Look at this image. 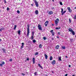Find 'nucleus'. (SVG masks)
Listing matches in <instances>:
<instances>
[{
	"mask_svg": "<svg viewBox=\"0 0 76 76\" xmlns=\"http://www.w3.org/2000/svg\"><path fill=\"white\" fill-rule=\"evenodd\" d=\"M27 27V36L28 37H29V34L30 32L29 31V24L28 25Z\"/></svg>",
	"mask_w": 76,
	"mask_h": 76,
	"instance_id": "f257e3e1",
	"label": "nucleus"
},
{
	"mask_svg": "<svg viewBox=\"0 0 76 76\" xmlns=\"http://www.w3.org/2000/svg\"><path fill=\"white\" fill-rule=\"evenodd\" d=\"M59 21V19H58V18H57L56 20H55L56 26H57V25H58V23Z\"/></svg>",
	"mask_w": 76,
	"mask_h": 76,
	"instance_id": "f03ea898",
	"label": "nucleus"
},
{
	"mask_svg": "<svg viewBox=\"0 0 76 76\" xmlns=\"http://www.w3.org/2000/svg\"><path fill=\"white\" fill-rule=\"evenodd\" d=\"M34 1L35 3V4L36 7H38L39 6V5H38V2H37V1H36V0H34Z\"/></svg>",
	"mask_w": 76,
	"mask_h": 76,
	"instance_id": "7ed1b4c3",
	"label": "nucleus"
},
{
	"mask_svg": "<svg viewBox=\"0 0 76 76\" xmlns=\"http://www.w3.org/2000/svg\"><path fill=\"white\" fill-rule=\"evenodd\" d=\"M48 15H51L53 14V12L52 11H49L48 12Z\"/></svg>",
	"mask_w": 76,
	"mask_h": 76,
	"instance_id": "20e7f679",
	"label": "nucleus"
},
{
	"mask_svg": "<svg viewBox=\"0 0 76 76\" xmlns=\"http://www.w3.org/2000/svg\"><path fill=\"white\" fill-rule=\"evenodd\" d=\"M49 23V22L48 21H47L45 23V26H47V25H48V24Z\"/></svg>",
	"mask_w": 76,
	"mask_h": 76,
	"instance_id": "39448f33",
	"label": "nucleus"
},
{
	"mask_svg": "<svg viewBox=\"0 0 76 76\" xmlns=\"http://www.w3.org/2000/svg\"><path fill=\"white\" fill-rule=\"evenodd\" d=\"M38 27V29H39V30H42V28H41L40 25H39Z\"/></svg>",
	"mask_w": 76,
	"mask_h": 76,
	"instance_id": "423d86ee",
	"label": "nucleus"
},
{
	"mask_svg": "<svg viewBox=\"0 0 76 76\" xmlns=\"http://www.w3.org/2000/svg\"><path fill=\"white\" fill-rule=\"evenodd\" d=\"M67 9L68 10L69 12H72V10H71V9L70 7H68L67 8Z\"/></svg>",
	"mask_w": 76,
	"mask_h": 76,
	"instance_id": "0eeeda50",
	"label": "nucleus"
},
{
	"mask_svg": "<svg viewBox=\"0 0 76 76\" xmlns=\"http://www.w3.org/2000/svg\"><path fill=\"white\" fill-rule=\"evenodd\" d=\"M55 63H56V61L53 60L52 61V64L53 65H54V64H55Z\"/></svg>",
	"mask_w": 76,
	"mask_h": 76,
	"instance_id": "6e6552de",
	"label": "nucleus"
},
{
	"mask_svg": "<svg viewBox=\"0 0 76 76\" xmlns=\"http://www.w3.org/2000/svg\"><path fill=\"white\" fill-rule=\"evenodd\" d=\"M68 30H69V32H71L73 31V30H72V29L71 28H69Z\"/></svg>",
	"mask_w": 76,
	"mask_h": 76,
	"instance_id": "1a4fd4ad",
	"label": "nucleus"
},
{
	"mask_svg": "<svg viewBox=\"0 0 76 76\" xmlns=\"http://www.w3.org/2000/svg\"><path fill=\"white\" fill-rule=\"evenodd\" d=\"M32 61H33V64H35V58H33L32 59Z\"/></svg>",
	"mask_w": 76,
	"mask_h": 76,
	"instance_id": "9d476101",
	"label": "nucleus"
},
{
	"mask_svg": "<svg viewBox=\"0 0 76 76\" xmlns=\"http://www.w3.org/2000/svg\"><path fill=\"white\" fill-rule=\"evenodd\" d=\"M22 46L21 47V48H23V45H24V43H22Z\"/></svg>",
	"mask_w": 76,
	"mask_h": 76,
	"instance_id": "9b49d317",
	"label": "nucleus"
},
{
	"mask_svg": "<svg viewBox=\"0 0 76 76\" xmlns=\"http://www.w3.org/2000/svg\"><path fill=\"white\" fill-rule=\"evenodd\" d=\"M35 13L36 15H38V10H36L35 11Z\"/></svg>",
	"mask_w": 76,
	"mask_h": 76,
	"instance_id": "f8f14e48",
	"label": "nucleus"
},
{
	"mask_svg": "<svg viewBox=\"0 0 76 76\" xmlns=\"http://www.w3.org/2000/svg\"><path fill=\"white\" fill-rule=\"evenodd\" d=\"M45 59H47V58H48V56H47V55H46V54H45Z\"/></svg>",
	"mask_w": 76,
	"mask_h": 76,
	"instance_id": "ddd939ff",
	"label": "nucleus"
},
{
	"mask_svg": "<svg viewBox=\"0 0 76 76\" xmlns=\"http://www.w3.org/2000/svg\"><path fill=\"white\" fill-rule=\"evenodd\" d=\"M2 50L3 51V53H6V50L4 49H2Z\"/></svg>",
	"mask_w": 76,
	"mask_h": 76,
	"instance_id": "4468645a",
	"label": "nucleus"
},
{
	"mask_svg": "<svg viewBox=\"0 0 76 76\" xmlns=\"http://www.w3.org/2000/svg\"><path fill=\"white\" fill-rule=\"evenodd\" d=\"M66 12V11H65L63 12H62V15H64V13H65Z\"/></svg>",
	"mask_w": 76,
	"mask_h": 76,
	"instance_id": "2eb2a0df",
	"label": "nucleus"
},
{
	"mask_svg": "<svg viewBox=\"0 0 76 76\" xmlns=\"http://www.w3.org/2000/svg\"><path fill=\"white\" fill-rule=\"evenodd\" d=\"M17 32L19 35H20V30L18 31Z\"/></svg>",
	"mask_w": 76,
	"mask_h": 76,
	"instance_id": "dca6fc26",
	"label": "nucleus"
},
{
	"mask_svg": "<svg viewBox=\"0 0 76 76\" xmlns=\"http://www.w3.org/2000/svg\"><path fill=\"white\" fill-rule=\"evenodd\" d=\"M71 32L72 33V35H75V32L74 31H73Z\"/></svg>",
	"mask_w": 76,
	"mask_h": 76,
	"instance_id": "f3484780",
	"label": "nucleus"
},
{
	"mask_svg": "<svg viewBox=\"0 0 76 76\" xmlns=\"http://www.w3.org/2000/svg\"><path fill=\"white\" fill-rule=\"evenodd\" d=\"M58 48H59V45H57L56 47V49H58Z\"/></svg>",
	"mask_w": 76,
	"mask_h": 76,
	"instance_id": "a211bd4d",
	"label": "nucleus"
},
{
	"mask_svg": "<svg viewBox=\"0 0 76 76\" xmlns=\"http://www.w3.org/2000/svg\"><path fill=\"white\" fill-rule=\"evenodd\" d=\"M61 48L62 49H63L64 50L66 49V47L65 46H62Z\"/></svg>",
	"mask_w": 76,
	"mask_h": 76,
	"instance_id": "6ab92c4d",
	"label": "nucleus"
},
{
	"mask_svg": "<svg viewBox=\"0 0 76 76\" xmlns=\"http://www.w3.org/2000/svg\"><path fill=\"white\" fill-rule=\"evenodd\" d=\"M73 19H74L76 20V14L75 15L74 17H72Z\"/></svg>",
	"mask_w": 76,
	"mask_h": 76,
	"instance_id": "aec40b11",
	"label": "nucleus"
},
{
	"mask_svg": "<svg viewBox=\"0 0 76 76\" xmlns=\"http://www.w3.org/2000/svg\"><path fill=\"white\" fill-rule=\"evenodd\" d=\"M61 57H59L58 58V60L59 61H61Z\"/></svg>",
	"mask_w": 76,
	"mask_h": 76,
	"instance_id": "412c9836",
	"label": "nucleus"
},
{
	"mask_svg": "<svg viewBox=\"0 0 76 76\" xmlns=\"http://www.w3.org/2000/svg\"><path fill=\"white\" fill-rule=\"evenodd\" d=\"M34 35H32V36H31V39H34Z\"/></svg>",
	"mask_w": 76,
	"mask_h": 76,
	"instance_id": "4be33fe9",
	"label": "nucleus"
},
{
	"mask_svg": "<svg viewBox=\"0 0 76 76\" xmlns=\"http://www.w3.org/2000/svg\"><path fill=\"white\" fill-rule=\"evenodd\" d=\"M17 27V26L16 25L14 27V30H15V29H16V28Z\"/></svg>",
	"mask_w": 76,
	"mask_h": 76,
	"instance_id": "5701e85b",
	"label": "nucleus"
},
{
	"mask_svg": "<svg viewBox=\"0 0 76 76\" xmlns=\"http://www.w3.org/2000/svg\"><path fill=\"white\" fill-rule=\"evenodd\" d=\"M52 59H53V57L50 56V61H51V60H52Z\"/></svg>",
	"mask_w": 76,
	"mask_h": 76,
	"instance_id": "b1692460",
	"label": "nucleus"
},
{
	"mask_svg": "<svg viewBox=\"0 0 76 76\" xmlns=\"http://www.w3.org/2000/svg\"><path fill=\"white\" fill-rule=\"evenodd\" d=\"M33 42H34V43H35V42H36V40L35 39H34L33 40Z\"/></svg>",
	"mask_w": 76,
	"mask_h": 76,
	"instance_id": "393cba45",
	"label": "nucleus"
},
{
	"mask_svg": "<svg viewBox=\"0 0 76 76\" xmlns=\"http://www.w3.org/2000/svg\"><path fill=\"white\" fill-rule=\"evenodd\" d=\"M59 4H60V5H61V6H63V4L62 3V2H60Z\"/></svg>",
	"mask_w": 76,
	"mask_h": 76,
	"instance_id": "a878e982",
	"label": "nucleus"
},
{
	"mask_svg": "<svg viewBox=\"0 0 76 76\" xmlns=\"http://www.w3.org/2000/svg\"><path fill=\"white\" fill-rule=\"evenodd\" d=\"M38 52H37L35 53V55H38Z\"/></svg>",
	"mask_w": 76,
	"mask_h": 76,
	"instance_id": "bb28decb",
	"label": "nucleus"
},
{
	"mask_svg": "<svg viewBox=\"0 0 76 76\" xmlns=\"http://www.w3.org/2000/svg\"><path fill=\"white\" fill-rule=\"evenodd\" d=\"M43 38L44 40H46V39H47V38L45 37H43Z\"/></svg>",
	"mask_w": 76,
	"mask_h": 76,
	"instance_id": "cd10ccee",
	"label": "nucleus"
},
{
	"mask_svg": "<svg viewBox=\"0 0 76 76\" xmlns=\"http://www.w3.org/2000/svg\"><path fill=\"white\" fill-rule=\"evenodd\" d=\"M42 45L41 44H40L39 45V48H42Z\"/></svg>",
	"mask_w": 76,
	"mask_h": 76,
	"instance_id": "c85d7f7f",
	"label": "nucleus"
},
{
	"mask_svg": "<svg viewBox=\"0 0 76 76\" xmlns=\"http://www.w3.org/2000/svg\"><path fill=\"white\" fill-rule=\"evenodd\" d=\"M5 63H4V61H2V64H3V65H4V64H5Z\"/></svg>",
	"mask_w": 76,
	"mask_h": 76,
	"instance_id": "c756f323",
	"label": "nucleus"
},
{
	"mask_svg": "<svg viewBox=\"0 0 76 76\" xmlns=\"http://www.w3.org/2000/svg\"><path fill=\"white\" fill-rule=\"evenodd\" d=\"M37 74V72H36L34 73V75L36 76V75Z\"/></svg>",
	"mask_w": 76,
	"mask_h": 76,
	"instance_id": "7c9ffc66",
	"label": "nucleus"
},
{
	"mask_svg": "<svg viewBox=\"0 0 76 76\" xmlns=\"http://www.w3.org/2000/svg\"><path fill=\"white\" fill-rule=\"evenodd\" d=\"M34 33H35V32H34L33 31L32 32V35H34Z\"/></svg>",
	"mask_w": 76,
	"mask_h": 76,
	"instance_id": "2f4dec72",
	"label": "nucleus"
},
{
	"mask_svg": "<svg viewBox=\"0 0 76 76\" xmlns=\"http://www.w3.org/2000/svg\"><path fill=\"white\" fill-rule=\"evenodd\" d=\"M61 13H62L63 12V8H61Z\"/></svg>",
	"mask_w": 76,
	"mask_h": 76,
	"instance_id": "473e14b6",
	"label": "nucleus"
},
{
	"mask_svg": "<svg viewBox=\"0 0 76 76\" xmlns=\"http://www.w3.org/2000/svg\"><path fill=\"white\" fill-rule=\"evenodd\" d=\"M23 76H25V75L24 74H23V73H22L21 74Z\"/></svg>",
	"mask_w": 76,
	"mask_h": 76,
	"instance_id": "72a5a7b5",
	"label": "nucleus"
},
{
	"mask_svg": "<svg viewBox=\"0 0 76 76\" xmlns=\"http://www.w3.org/2000/svg\"><path fill=\"white\" fill-rule=\"evenodd\" d=\"M50 32H51V33H53V30H51L50 31Z\"/></svg>",
	"mask_w": 76,
	"mask_h": 76,
	"instance_id": "f704fd0d",
	"label": "nucleus"
},
{
	"mask_svg": "<svg viewBox=\"0 0 76 76\" xmlns=\"http://www.w3.org/2000/svg\"><path fill=\"white\" fill-rule=\"evenodd\" d=\"M3 64H0V66H1V67H2V66H3Z\"/></svg>",
	"mask_w": 76,
	"mask_h": 76,
	"instance_id": "c9c22d12",
	"label": "nucleus"
},
{
	"mask_svg": "<svg viewBox=\"0 0 76 76\" xmlns=\"http://www.w3.org/2000/svg\"><path fill=\"white\" fill-rule=\"evenodd\" d=\"M26 60H27V61H29V58H26Z\"/></svg>",
	"mask_w": 76,
	"mask_h": 76,
	"instance_id": "e433bc0d",
	"label": "nucleus"
},
{
	"mask_svg": "<svg viewBox=\"0 0 76 76\" xmlns=\"http://www.w3.org/2000/svg\"><path fill=\"white\" fill-rule=\"evenodd\" d=\"M71 42H73V39H70Z\"/></svg>",
	"mask_w": 76,
	"mask_h": 76,
	"instance_id": "4c0bfd02",
	"label": "nucleus"
},
{
	"mask_svg": "<svg viewBox=\"0 0 76 76\" xmlns=\"http://www.w3.org/2000/svg\"><path fill=\"white\" fill-rule=\"evenodd\" d=\"M17 12L18 13H20V11H19V10H18L17 11Z\"/></svg>",
	"mask_w": 76,
	"mask_h": 76,
	"instance_id": "58836bf2",
	"label": "nucleus"
},
{
	"mask_svg": "<svg viewBox=\"0 0 76 76\" xmlns=\"http://www.w3.org/2000/svg\"><path fill=\"white\" fill-rule=\"evenodd\" d=\"M4 1L5 3H7V2H6V0H4Z\"/></svg>",
	"mask_w": 76,
	"mask_h": 76,
	"instance_id": "ea45409f",
	"label": "nucleus"
},
{
	"mask_svg": "<svg viewBox=\"0 0 76 76\" xmlns=\"http://www.w3.org/2000/svg\"><path fill=\"white\" fill-rule=\"evenodd\" d=\"M52 35H53V36H54V33L53 32L52 33Z\"/></svg>",
	"mask_w": 76,
	"mask_h": 76,
	"instance_id": "a19ab883",
	"label": "nucleus"
},
{
	"mask_svg": "<svg viewBox=\"0 0 76 76\" xmlns=\"http://www.w3.org/2000/svg\"><path fill=\"white\" fill-rule=\"evenodd\" d=\"M69 22H70V23H71V20H70V19H69Z\"/></svg>",
	"mask_w": 76,
	"mask_h": 76,
	"instance_id": "79ce46f5",
	"label": "nucleus"
},
{
	"mask_svg": "<svg viewBox=\"0 0 76 76\" xmlns=\"http://www.w3.org/2000/svg\"><path fill=\"white\" fill-rule=\"evenodd\" d=\"M7 10H9V7H7Z\"/></svg>",
	"mask_w": 76,
	"mask_h": 76,
	"instance_id": "37998d69",
	"label": "nucleus"
},
{
	"mask_svg": "<svg viewBox=\"0 0 76 76\" xmlns=\"http://www.w3.org/2000/svg\"><path fill=\"white\" fill-rule=\"evenodd\" d=\"M58 35H60V32H58Z\"/></svg>",
	"mask_w": 76,
	"mask_h": 76,
	"instance_id": "c03bdc74",
	"label": "nucleus"
},
{
	"mask_svg": "<svg viewBox=\"0 0 76 76\" xmlns=\"http://www.w3.org/2000/svg\"><path fill=\"white\" fill-rule=\"evenodd\" d=\"M39 67H40V68H41V69H42V66H41V65Z\"/></svg>",
	"mask_w": 76,
	"mask_h": 76,
	"instance_id": "a18cd8bd",
	"label": "nucleus"
},
{
	"mask_svg": "<svg viewBox=\"0 0 76 76\" xmlns=\"http://www.w3.org/2000/svg\"><path fill=\"white\" fill-rule=\"evenodd\" d=\"M56 29H58V27H56Z\"/></svg>",
	"mask_w": 76,
	"mask_h": 76,
	"instance_id": "49530a36",
	"label": "nucleus"
},
{
	"mask_svg": "<svg viewBox=\"0 0 76 76\" xmlns=\"http://www.w3.org/2000/svg\"><path fill=\"white\" fill-rule=\"evenodd\" d=\"M10 61H12V59H10Z\"/></svg>",
	"mask_w": 76,
	"mask_h": 76,
	"instance_id": "de8ad7c7",
	"label": "nucleus"
},
{
	"mask_svg": "<svg viewBox=\"0 0 76 76\" xmlns=\"http://www.w3.org/2000/svg\"><path fill=\"white\" fill-rule=\"evenodd\" d=\"M38 65L39 67L41 66V65H40V64H38Z\"/></svg>",
	"mask_w": 76,
	"mask_h": 76,
	"instance_id": "09e8293b",
	"label": "nucleus"
},
{
	"mask_svg": "<svg viewBox=\"0 0 76 76\" xmlns=\"http://www.w3.org/2000/svg\"><path fill=\"white\" fill-rule=\"evenodd\" d=\"M69 67H71V65H69Z\"/></svg>",
	"mask_w": 76,
	"mask_h": 76,
	"instance_id": "8fccbe9b",
	"label": "nucleus"
},
{
	"mask_svg": "<svg viewBox=\"0 0 76 76\" xmlns=\"http://www.w3.org/2000/svg\"><path fill=\"white\" fill-rule=\"evenodd\" d=\"M31 5L32 6H34V4H31Z\"/></svg>",
	"mask_w": 76,
	"mask_h": 76,
	"instance_id": "3c124183",
	"label": "nucleus"
},
{
	"mask_svg": "<svg viewBox=\"0 0 76 76\" xmlns=\"http://www.w3.org/2000/svg\"><path fill=\"white\" fill-rule=\"evenodd\" d=\"M65 76H67V74H66L65 75Z\"/></svg>",
	"mask_w": 76,
	"mask_h": 76,
	"instance_id": "603ef678",
	"label": "nucleus"
},
{
	"mask_svg": "<svg viewBox=\"0 0 76 76\" xmlns=\"http://www.w3.org/2000/svg\"><path fill=\"white\" fill-rule=\"evenodd\" d=\"M60 29V27H59L58 28V29Z\"/></svg>",
	"mask_w": 76,
	"mask_h": 76,
	"instance_id": "864d4df0",
	"label": "nucleus"
},
{
	"mask_svg": "<svg viewBox=\"0 0 76 76\" xmlns=\"http://www.w3.org/2000/svg\"><path fill=\"white\" fill-rule=\"evenodd\" d=\"M52 9H54V7H52Z\"/></svg>",
	"mask_w": 76,
	"mask_h": 76,
	"instance_id": "5fc2aeb1",
	"label": "nucleus"
},
{
	"mask_svg": "<svg viewBox=\"0 0 76 76\" xmlns=\"http://www.w3.org/2000/svg\"><path fill=\"white\" fill-rule=\"evenodd\" d=\"M52 73H53V74H54V72L52 71Z\"/></svg>",
	"mask_w": 76,
	"mask_h": 76,
	"instance_id": "6e6d98bb",
	"label": "nucleus"
},
{
	"mask_svg": "<svg viewBox=\"0 0 76 76\" xmlns=\"http://www.w3.org/2000/svg\"><path fill=\"white\" fill-rule=\"evenodd\" d=\"M1 39H0V42H1Z\"/></svg>",
	"mask_w": 76,
	"mask_h": 76,
	"instance_id": "4d7b16f0",
	"label": "nucleus"
},
{
	"mask_svg": "<svg viewBox=\"0 0 76 76\" xmlns=\"http://www.w3.org/2000/svg\"><path fill=\"white\" fill-rule=\"evenodd\" d=\"M57 38H59V37H57Z\"/></svg>",
	"mask_w": 76,
	"mask_h": 76,
	"instance_id": "13d9d810",
	"label": "nucleus"
},
{
	"mask_svg": "<svg viewBox=\"0 0 76 76\" xmlns=\"http://www.w3.org/2000/svg\"><path fill=\"white\" fill-rule=\"evenodd\" d=\"M53 39H54V38H52V40H53Z\"/></svg>",
	"mask_w": 76,
	"mask_h": 76,
	"instance_id": "bf43d9fd",
	"label": "nucleus"
},
{
	"mask_svg": "<svg viewBox=\"0 0 76 76\" xmlns=\"http://www.w3.org/2000/svg\"><path fill=\"white\" fill-rule=\"evenodd\" d=\"M33 28L34 29V28H35V27H33Z\"/></svg>",
	"mask_w": 76,
	"mask_h": 76,
	"instance_id": "052dcab7",
	"label": "nucleus"
},
{
	"mask_svg": "<svg viewBox=\"0 0 76 76\" xmlns=\"http://www.w3.org/2000/svg\"><path fill=\"white\" fill-rule=\"evenodd\" d=\"M52 26H54V25L53 24H52Z\"/></svg>",
	"mask_w": 76,
	"mask_h": 76,
	"instance_id": "680f3d73",
	"label": "nucleus"
},
{
	"mask_svg": "<svg viewBox=\"0 0 76 76\" xmlns=\"http://www.w3.org/2000/svg\"><path fill=\"white\" fill-rule=\"evenodd\" d=\"M53 1H54V0H52Z\"/></svg>",
	"mask_w": 76,
	"mask_h": 76,
	"instance_id": "e2e57ef3",
	"label": "nucleus"
},
{
	"mask_svg": "<svg viewBox=\"0 0 76 76\" xmlns=\"http://www.w3.org/2000/svg\"><path fill=\"white\" fill-rule=\"evenodd\" d=\"M72 76H75V75H73Z\"/></svg>",
	"mask_w": 76,
	"mask_h": 76,
	"instance_id": "0e129e2a",
	"label": "nucleus"
},
{
	"mask_svg": "<svg viewBox=\"0 0 76 76\" xmlns=\"http://www.w3.org/2000/svg\"><path fill=\"white\" fill-rule=\"evenodd\" d=\"M66 58H67V56H66Z\"/></svg>",
	"mask_w": 76,
	"mask_h": 76,
	"instance_id": "69168bd1",
	"label": "nucleus"
},
{
	"mask_svg": "<svg viewBox=\"0 0 76 76\" xmlns=\"http://www.w3.org/2000/svg\"><path fill=\"white\" fill-rule=\"evenodd\" d=\"M75 9H76V7H75Z\"/></svg>",
	"mask_w": 76,
	"mask_h": 76,
	"instance_id": "338daca9",
	"label": "nucleus"
},
{
	"mask_svg": "<svg viewBox=\"0 0 76 76\" xmlns=\"http://www.w3.org/2000/svg\"><path fill=\"white\" fill-rule=\"evenodd\" d=\"M0 36H1V35L0 34Z\"/></svg>",
	"mask_w": 76,
	"mask_h": 76,
	"instance_id": "774afa93",
	"label": "nucleus"
}]
</instances>
